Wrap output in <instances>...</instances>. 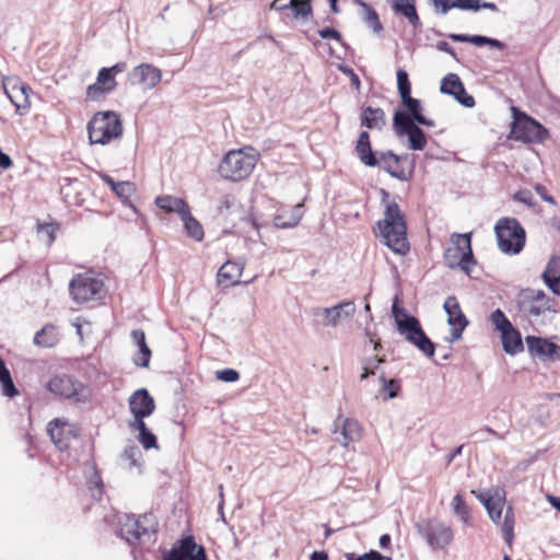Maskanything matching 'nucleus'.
<instances>
[{"label": "nucleus", "mask_w": 560, "mask_h": 560, "mask_svg": "<svg viewBox=\"0 0 560 560\" xmlns=\"http://www.w3.org/2000/svg\"><path fill=\"white\" fill-rule=\"evenodd\" d=\"M431 4L438 14H446L452 9L477 12L481 9H488L497 12L498 5L493 2H482L480 0H431Z\"/></svg>", "instance_id": "dca6fc26"}, {"label": "nucleus", "mask_w": 560, "mask_h": 560, "mask_svg": "<svg viewBox=\"0 0 560 560\" xmlns=\"http://www.w3.org/2000/svg\"><path fill=\"white\" fill-rule=\"evenodd\" d=\"M397 331L411 345L417 347L424 355L432 358L435 345L430 340L422 329L420 322L413 315L397 320Z\"/></svg>", "instance_id": "1a4fd4ad"}, {"label": "nucleus", "mask_w": 560, "mask_h": 560, "mask_svg": "<svg viewBox=\"0 0 560 560\" xmlns=\"http://www.w3.org/2000/svg\"><path fill=\"white\" fill-rule=\"evenodd\" d=\"M467 325H468V322H465V323L456 324L455 327H452V329H451L452 340L459 339L462 337L463 330L466 328Z\"/></svg>", "instance_id": "338daca9"}, {"label": "nucleus", "mask_w": 560, "mask_h": 560, "mask_svg": "<svg viewBox=\"0 0 560 560\" xmlns=\"http://www.w3.org/2000/svg\"><path fill=\"white\" fill-rule=\"evenodd\" d=\"M243 265L235 261H226L218 271V283L229 287L238 283L242 276Z\"/></svg>", "instance_id": "c85d7f7f"}, {"label": "nucleus", "mask_w": 560, "mask_h": 560, "mask_svg": "<svg viewBox=\"0 0 560 560\" xmlns=\"http://www.w3.org/2000/svg\"><path fill=\"white\" fill-rule=\"evenodd\" d=\"M393 125L397 136H408L410 149L421 151L425 148V133L417 124L408 119V115L405 112L397 110L394 114Z\"/></svg>", "instance_id": "ddd939ff"}, {"label": "nucleus", "mask_w": 560, "mask_h": 560, "mask_svg": "<svg viewBox=\"0 0 560 560\" xmlns=\"http://www.w3.org/2000/svg\"><path fill=\"white\" fill-rule=\"evenodd\" d=\"M415 2L416 0H394L392 9L395 13L404 15L415 28H419L421 21L417 13Z\"/></svg>", "instance_id": "c756f323"}, {"label": "nucleus", "mask_w": 560, "mask_h": 560, "mask_svg": "<svg viewBox=\"0 0 560 560\" xmlns=\"http://www.w3.org/2000/svg\"><path fill=\"white\" fill-rule=\"evenodd\" d=\"M361 126L381 130L385 126V113L381 108L368 106L361 113Z\"/></svg>", "instance_id": "473e14b6"}, {"label": "nucleus", "mask_w": 560, "mask_h": 560, "mask_svg": "<svg viewBox=\"0 0 560 560\" xmlns=\"http://www.w3.org/2000/svg\"><path fill=\"white\" fill-rule=\"evenodd\" d=\"M504 500L505 491L502 488H497V499H488L486 502V510L489 514V517L495 524L500 523Z\"/></svg>", "instance_id": "e433bc0d"}, {"label": "nucleus", "mask_w": 560, "mask_h": 560, "mask_svg": "<svg viewBox=\"0 0 560 560\" xmlns=\"http://www.w3.org/2000/svg\"><path fill=\"white\" fill-rule=\"evenodd\" d=\"M0 383L2 385V393L4 396L14 397L15 395H18V389L14 386L11 374L1 358H0Z\"/></svg>", "instance_id": "a18cd8bd"}, {"label": "nucleus", "mask_w": 560, "mask_h": 560, "mask_svg": "<svg viewBox=\"0 0 560 560\" xmlns=\"http://www.w3.org/2000/svg\"><path fill=\"white\" fill-rule=\"evenodd\" d=\"M102 180L107 184L115 195L125 203L133 206L130 202V197L135 194L136 187L131 182H115L114 178L107 174L100 175Z\"/></svg>", "instance_id": "cd10ccee"}, {"label": "nucleus", "mask_w": 560, "mask_h": 560, "mask_svg": "<svg viewBox=\"0 0 560 560\" xmlns=\"http://www.w3.org/2000/svg\"><path fill=\"white\" fill-rule=\"evenodd\" d=\"M435 47L438 50L444 51V52L451 55L455 60H458L456 52L454 51V49L450 46V44L447 42L440 40L436 43Z\"/></svg>", "instance_id": "69168bd1"}, {"label": "nucleus", "mask_w": 560, "mask_h": 560, "mask_svg": "<svg viewBox=\"0 0 560 560\" xmlns=\"http://www.w3.org/2000/svg\"><path fill=\"white\" fill-rule=\"evenodd\" d=\"M91 144H108L122 136V124L115 112H98L90 119L86 126Z\"/></svg>", "instance_id": "20e7f679"}, {"label": "nucleus", "mask_w": 560, "mask_h": 560, "mask_svg": "<svg viewBox=\"0 0 560 560\" xmlns=\"http://www.w3.org/2000/svg\"><path fill=\"white\" fill-rule=\"evenodd\" d=\"M525 342L533 355L556 360L560 353V346L541 337L527 336Z\"/></svg>", "instance_id": "4be33fe9"}, {"label": "nucleus", "mask_w": 560, "mask_h": 560, "mask_svg": "<svg viewBox=\"0 0 560 560\" xmlns=\"http://www.w3.org/2000/svg\"><path fill=\"white\" fill-rule=\"evenodd\" d=\"M47 389L55 395L70 399L75 398L77 401H83L81 393L84 389L82 383L69 375H56L47 383Z\"/></svg>", "instance_id": "4468645a"}, {"label": "nucleus", "mask_w": 560, "mask_h": 560, "mask_svg": "<svg viewBox=\"0 0 560 560\" xmlns=\"http://www.w3.org/2000/svg\"><path fill=\"white\" fill-rule=\"evenodd\" d=\"M347 560H392L390 557L383 556L381 552L376 550H370L363 555H355L353 552L346 553Z\"/></svg>", "instance_id": "603ef678"}, {"label": "nucleus", "mask_w": 560, "mask_h": 560, "mask_svg": "<svg viewBox=\"0 0 560 560\" xmlns=\"http://www.w3.org/2000/svg\"><path fill=\"white\" fill-rule=\"evenodd\" d=\"M141 455L140 450L136 445H129L127 446L122 454H121V460L128 462V467L131 468L133 466H137L138 457Z\"/></svg>", "instance_id": "864d4df0"}, {"label": "nucleus", "mask_w": 560, "mask_h": 560, "mask_svg": "<svg viewBox=\"0 0 560 560\" xmlns=\"http://www.w3.org/2000/svg\"><path fill=\"white\" fill-rule=\"evenodd\" d=\"M58 342V331L54 325H46L37 331L34 337V343L44 348H51Z\"/></svg>", "instance_id": "ea45409f"}, {"label": "nucleus", "mask_w": 560, "mask_h": 560, "mask_svg": "<svg viewBox=\"0 0 560 560\" xmlns=\"http://www.w3.org/2000/svg\"><path fill=\"white\" fill-rule=\"evenodd\" d=\"M382 201L386 202L384 219L377 222L382 242L394 253L405 255L409 250L405 215L396 202H388L389 194L382 189Z\"/></svg>", "instance_id": "f257e3e1"}, {"label": "nucleus", "mask_w": 560, "mask_h": 560, "mask_svg": "<svg viewBox=\"0 0 560 560\" xmlns=\"http://www.w3.org/2000/svg\"><path fill=\"white\" fill-rule=\"evenodd\" d=\"M155 205L160 209L168 213L175 212L179 214V217H182L184 212L189 209L187 202L184 199L168 195L158 197L155 199Z\"/></svg>", "instance_id": "72a5a7b5"}, {"label": "nucleus", "mask_w": 560, "mask_h": 560, "mask_svg": "<svg viewBox=\"0 0 560 560\" xmlns=\"http://www.w3.org/2000/svg\"><path fill=\"white\" fill-rule=\"evenodd\" d=\"M162 79L160 69L150 63H141L128 73V81L132 85H139L144 91L155 88Z\"/></svg>", "instance_id": "a211bd4d"}, {"label": "nucleus", "mask_w": 560, "mask_h": 560, "mask_svg": "<svg viewBox=\"0 0 560 560\" xmlns=\"http://www.w3.org/2000/svg\"><path fill=\"white\" fill-rule=\"evenodd\" d=\"M397 85L400 96L411 93V84L409 82L408 73L402 69L397 71Z\"/></svg>", "instance_id": "5fc2aeb1"}, {"label": "nucleus", "mask_w": 560, "mask_h": 560, "mask_svg": "<svg viewBox=\"0 0 560 560\" xmlns=\"http://www.w3.org/2000/svg\"><path fill=\"white\" fill-rule=\"evenodd\" d=\"M384 362L383 358L372 357L366 358L362 362L363 373L360 375V380L363 381L370 375H374L380 364Z\"/></svg>", "instance_id": "09e8293b"}, {"label": "nucleus", "mask_w": 560, "mask_h": 560, "mask_svg": "<svg viewBox=\"0 0 560 560\" xmlns=\"http://www.w3.org/2000/svg\"><path fill=\"white\" fill-rule=\"evenodd\" d=\"M541 279L553 294L560 296V256L555 255L549 259Z\"/></svg>", "instance_id": "b1692460"}, {"label": "nucleus", "mask_w": 560, "mask_h": 560, "mask_svg": "<svg viewBox=\"0 0 560 560\" xmlns=\"http://www.w3.org/2000/svg\"><path fill=\"white\" fill-rule=\"evenodd\" d=\"M378 164L376 166H381L386 173H388L392 177H395L399 180H408L409 177L406 175L404 170H399L398 165L402 160V156L395 154L393 151H386L380 153L377 158Z\"/></svg>", "instance_id": "393cba45"}, {"label": "nucleus", "mask_w": 560, "mask_h": 560, "mask_svg": "<svg viewBox=\"0 0 560 560\" xmlns=\"http://www.w3.org/2000/svg\"><path fill=\"white\" fill-rule=\"evenodd\" d=\"M535 191L546 202H549L551 205H556L555 198L548 194L547 188L544 185H541V184L535 185Z\"/></svg>", "instance_id": "0e129e2a"}, {"label": "nucleus", "mask_w": 560, "mask_h": 560, "mask_svg": "<svg viewBox=\"0 0 560 560\" xmlns=\"http://www.w3.org/2000/svg\"><path fill=\"white\" fill-rule=\"evenodd\" d=\"M12 166L11 158L0 149V167L3 170Z\"/></svg>", "instance_id": "774afa93"}, {"label": "nucleus", "mask_w": 560, "mask_h": 560, "mask_svg": "<svg viewBox=\"0 0 560 560\" xmlns=\"http://www.w3.org/2000/svg\"><path fill=\"white\" fill-rule=\"evenodd\" d=\"M187 235L195 241H201L203 238V228L202 225L191 215L190 210L188 209L180 217Z\"/></svg>", "instance_id": "a19ab883"}, {"label": "nucleus", "mask_w": 560, "mask_h": 560, "mask_svg": "<svg viewBox=\"0 0 560 560\" xmlns=\"http://www.w3.org/2000/svg\"><path fill=\"white\" fill-rule=\"evenodd\" d=\"M444 261L450 269L459 268L466 275L471 272L476 265L471 248V233H454L451 245L444 252Z\"/></svg>", "instance_id": "39448f33"}, {"label": "nucleus", "mask_w": 560, "mask_h": 560, "mask_svg": "<svg viewBox=\"0 0 560 560\" xmlns=\"http://www.w3.org/2000/svg\"><path fill=\"white\" fill-rule=\"evenodd\" d=\"M513 122L509 139L523 143H542L549 138V131L537 120L512 107Z\"/></svg>", "instance_id": "423d86ee"}, {"label": "nucleus", "mask_w": 560, "mask_h": 560, "mask_svg": "<svg viewBox=\"0 0 560 560\" xmlns=\"http://www.w3.org/2000/svg\"><path fill=\"white\" fill-rule=\"evenodd\" d=\"M452 508L454 514L458 516L465 525H468L470 521L469 508L459 493L453 498Z\"/></svg>", "instance_id": "de8ad7c7"}, {"label": "nucleus", "mask_w": 560, "mask_h": 560, "mask_svg": "<svg viewBox=\"0 0 560 560\" xmlns=\"http://www.w3.org/2000/svg\"><path fill=\"white\" fill-rule=\"evenodd\" d=\"M132 342L139 348V359H133V362L138 366L148 368L151 359V350L145 342V335L142 329H135L131 331Z\"/></svg>", "instance_id": "2f4dec72"}, {"label": "nucleus", "mask_w": 560, "mask_h": 560, "mask_svg": "<svg viewBox=\"0 0 560 560\" xmlns=\"http://www.w3.org/2000/svg\"><path fill=\"white\" fill-rule=\"evenodd\" d=\"M440 91L443 94L452 95L459 104L467 108L475 106L474 96L467 94L463 82L455 73H448L442 79Z\"/></svg>", "instance_id": "412c9836"}, {"label": "nucleus", "mask_w": 560, "mask_h": 560, "mask_svg": "<svg viewBox=\"0 0 560 560\" xmlns=\"http://www.w3.org/2000/svg\"><path fill=\"white\" fill-rule=\"evenodd\" d=\"M130 428L133 431H138V441L145 450L158 448L156 436L148 429L144 421L131 422Z\"/></svg>", "instance_id": "c9c22d12"}, {"label": "nucleus", "mask_w": 560, "mask_h": 560, "mask_svg": "<svg viewBox=\"0 0 560 560\" xmlns=\"http://www.w3.org/2000/svg\"><path fill=\"white\" fill-rule=\"evenodd\" d=\"M355 304L352 301H343L335 306L330 307L335 326L341 320L351 318L355 313Z\"/></svg>", "instance_id": "37998d69"}, {"label": "nucleus", "mask_w": 560, "mask_h": 560, "mask_svg": "<svg viewBox=\"0 0 560 560\" xmlns=\"http://www.w3.org/2000/svg\"><path fill=\"white\" fill-rule=\"evenodd\" d=\"M380 380L383 383V390L387 393L385 399H393L399 395L400 384L397 380H386L384 373L381 374Z\"/></svg>", "instance_id": "8fccbe9b"}, {"label": "nucleus", "mask_w": 560, "mask_h": 560, "mask_svg": "<svg viewBox=\"0 0 560 560\" xmlns=\"http://www.w3.org/2000/svg\"><path fill=\"white\" fill-rule=\"evenodd\" d=\"M334 424L335 440L343 447H347L351 442L359 441L362 436L360 423L352 418H345L340 415Z\"/></svg>", "instance_id": "aec40b11"}, {"label": "nucleus", "mask_w": 560, "mask_h": 560, "mask_svg": "<svg viewBox=\"0 0 560 560\" xmlns=\"http://www.w3.org/2000/svg\"><path fill=\"white\" fill-rule=\"evenodd\" d=\"M217 212L221 218L232 223L237 219H242L244 213L240 200L233 194H225L219 199Z\"/></svg>", "instance_id": "5701e85b"}, {"label": "nucleus", "mask_w": 560, "mask_h": 560, "mask_svg": "<svg viewBox=\"0 0 560 560\" xmlns=\"http://www.w3.org/2000/svg\"><path fill=\"white\" fill-rule=\"evenodd\" d=\"M315 325L323 327H335V320L330 307H315L312 310Z\"/></svg>", "instance_id": "49530a36"}, {"label": "nucleus", "mask_w": 560, "mask_h": 560, "mask_svg": "<svg viewBox=\"0 0 560 560\" xmlns=\"http://www.w3.org/2000/svg\"><path fill=\"white\" fill-rule=\"evenodd\" d=\"M398 303L399 299L396 296L392 305V314L395 319V324H397V320H402L405 317L410 316V314H408L404 307H400Z\"/></svg>", "instance_id": "e2e57ef3"}, {"label": "nucleus", "mask_w": 560, "mask_h": 560, "mask_svg": "<svg viewBox=\"0 0 560 560\" xmlns=\"http://www.w3.org/2000/svg\"><path fill=\"white\" fill-rule=\"evenodd\" d=\"M354 3L360 5L363 9V20L374 32L378 33L383 30V26L380 22L377 12L363 0H354Z\"/></svg>", "instance_id": "c03bdc74"}, {"label": "nucleus", "mask_w": 560, "mask_h": 560, "mask_svg": "<svg viewBox=\"0 0 560 560\" xmlns=\"http://www.w3.org/2000/svg\"><path fill=\"white\" fill-rule=\"evenodd\" d=\"M443 307L447 314V323L450 326L455 327L456 324L468 322L455 296H448L445 300Z\"/></svg>", "instance_id": "f704fd0d"}, {"label": "nucleus", "mask_w": 560, "mask_h": 560, "mask_svg": "<svg viewBox=\"0 0 560 560\" xmlns=\"http://www.w3.org/2000/svg\"><path fill=\"white\" fill-rule=\"evenodd\" d=\"M55 226L50 223L38 224L37 234L46 242L47 245L52 244L55 241Z\"/></svg>", "instance_id": "6e6d98bb"}, {"label": "nucleus", "mask_w": 560, "mask_h": 560, "mask_svg": "<svg viewBox=\"0 0 560 560\" xmlns=\"http://www.w3.org/2000/svg\"><path fill=\"white\" fill-rule=\"evenodd\" d=\"M517 311L532 324H545L548 315L555 314L556 300L542 290L522 289L515 298Z\"/></svg>", "instance_id": "f03ea898"}, {"label": "nucleus", "mask_w": 560, "mask_h": 560, "mask_svg": "<svg viewBox=\"0 0 560 560\" xmlns=\"http://www.w3.org/2000/svg\"><path fill=\"white\" fill-rule=\"evenodd\" d=\"M416 527L419 535L433 549H444L454 538L452 528L435 518L423 520L417 523Z\"/></svg>", "instance_id": "9d476101"}, {"label": "nucleus", "mask_w": 560, "mask_h": 560, "mask_svg": "<svg viewBox=\"0 0 560 560\" xmlns=\"http://www.w3.org/2000/svg\"><path fill=\"white\" fill-rule=\"evenodd\" d=\"M158 530V523L153 514H144L139 518L126 516L120 526V536L129 544H135L145 537L151 538Z\"/></svg>", "instance_id": "9b49d317"}, {"label": "nucleus", "mask_w": 560, "mask_h": 560, "mask_svg": "<svg viewBox=\"0 0 560 560\" xmlns=\"http://www.w3.org/2000/svg\"><path fill=\"white\" fill-rule=\"evenodd\" d=\"M448 37L454 42L470 43L478 47L488 45L491 48H497L500 50L504 48V44L499 39L487 37L483 35L450 34Z\"/></svg>", "instance_id": "7c9ffc66"}, {"label": "nucleus", "mask_w": 560, "mask_h": 560, "mask_svg": "<svg viewBox=\"0 0 560 560\" xmlns=\"http://www.w3.org/2000/svg\"><path fill=\"white\" fill-rule=\"evenodd\" d=\"M404 106L407 108L405 112L408 115V119L415 124L423 125L427 127H434V121L425 118L422 114L421 102L418 98H413L410 94L400 96Z\"/></svg>", "instance_id": "a878e982"}, {"label": "nucleus", "mask_w": 560, "mask_h": 560, "mask_svg": "<svg viewBox=\"0 0 560 560\" xmlns=\"http://www.w3.org/2000/svg\"><path fill=\"white\" fill-rule=\"evenodd\" d=\"M165 560H208V558L205 548L196 544L192 536H188L173 547Z\"/></svg>", "instance_id": "6ab92c4d"}, {"label": "nucleus", "mask_w": 560, "mask_h": 560, "mask_svg": "<svg viewBox=\"0 0 560 560\" xmlns=\"http://www.w3.org/2000/svg\"><path fill=\"white\" fill-rule=\"evenodd\" d=\"M513 198H514V200L522 202L528 207L535 206L534 197L529 190H526V189L518 190L514 194Z\"/></svg>", "instance_id": "052dcab7"}, {"label": "nucleus", "mask_w": 560, "mask_h": 560, "mask_svg": "<svg viewBox=\"0 0 560 560\" xmlns=\"http://www.w3.org/2000/svg\"><path fill=\"white\" fill-rule=\"evenodd\" d=\"M318 35L323 39H334L338 43H342V36H341L340 32H338L337 30L331 28V27H324V28L319 30Z\"/></svg>", "instance_id": "680f3d73"}, {"label": "nucleus", "mask_w": 560, "mask_h": 560, "mask_svg": "<svg viewBox=\"0 0 560 560\" xmlns=\"http://www.w3.org/2000/svg\"><path fill=\"white\" fill-rule=\"evenodd\" d=\"M258 159V151L252 147L231 150L222 159L218 172L224 179L240 182L252 174Z\"/></svg>", "instance_id": "7ed1b4c3"}, {"label": "nucleus", "mask_w": 560, "mask_h": 560, "mask_svg": "<svg viewBox=\"0 0 560 560\" xmlns=\"http://www.w3.org/2000/svg\"><path fill=\"white\" fill-rule=\"evenodd\" d=\"M500 250L508 255H516L525 246L526 233L515 218H501L494 226Z\"/></svg>", "instance_id": "0eeeda50"}, {"label": "nucleus", "mask_w": 560, "mask_h": 560, "mask_svg": "<svg viewBox=\"0 0 560 560\" xmlns=\"http://www.w3.org/2000/svg\"><path fill=\"white\" fill-rule=\"evenodd\" d=\"M288 5L296 20L307 22L313 18V8L310 0H289Z\"/></svg>", "instance_id": "58836bf2"}, {"label": "nucleus", "mask_w": 560, "mask_h": 560, "mask_svg": "<svg viewBox=\"0 0 560 560\" xmlns=\"http://www.w3.org/2000/svg\"><path fill=\"white\" fill-rule=\"evenodd\" d=\"M491 320L501 334L502 347L508 354L515 355L524 350L521 332L500 308L491 314Z\"/></svg>", "instance_id": "f8f14e48"}, {"label": "nucleus", "mask_w": 560, "mask_h": 560, "mask_svg": "<svg viewBox=\"0 0 560 560\" xmlns=\"http://www.w3.org/2000/svg\"><path fill=\"white\" fill-rule=\"evenodd\" d=\"M96 82L102 86L113 85V90L116 88L117 84L114 78V73H110L109 70H107V68H102L98 71Z\"/></svg>", "instance_id": "13d9d810"}, {"label": "nucleus", "mask_w": 560, "mask_h": 560, "mask_svg": "<svg viewBox=\"0 0 560 560\" xmlns=\"http://www.w3.org/2000/svg\"><path fill=\"white\" fill-rule=\"evenodd\" d=\"M113 91V85L102 86L97 82L91 84L86 88V95L91 100H97L101 95L110 93Z\"/></svg>", "instance_id": "4d7b16f0"}, {"label": "nucleus", "mask_w": 560, "mask_h": 560, "mask_svg": "<svg viewBox=\"0 0 560 560\" xmlns=\"http://www.w3.org/2000/svg\"><path fill=\"white\" fill-rule=\"evenodd\" d=\"M302 219V206L296 205L292 210L289 219L283 213H278L273 218L275 226L279 229H290L299 224Z\"/></svg>", "instance_id": "79ce46f5"}, {"label": "nucleus", "mask_w": 560, "mask_h": 560, "mask_svg": "<svg viewBox=\"0 0 560 560\" xmlns=\"http://www.w3.org/2000/svg\"><path fill=\"white\" fill-rule=\"evenodd\" d=\"M355 151L360 161L370 167H375L378 164L376 152L372 150L370 142V135L368 131H362L359 135Z\"/></svg>", "instance_id": "bb28decb"}, {"label": "nucleus", "mask_w": 560, "mask_h": 560, "mask_svg": "<svg viewBox=\"0 0 560 560\" xmlns=\"http://www.w3.org/2000/svg\"><path fill=\"white\" fill-rule=\"evenodd\" d=\"M513 527H514V518L512 508H509L504 515V521L502 524V533L504 535V539L508 544L512 542L513 539Z\"/></svg>", "instance_id": "3c124183"}, {"label": "nucleus", "mask_w": 560, "mask_h": 560, "mask_svg": "<svg viewBox=\"0 0 560 560\" xmlns=\"http://www.w3.org/2000/svg\"><path fill=\"white\" fill-rule=\"evenodd\" d=\"M3 89L11 103L15 106L16 114L25 115L31 108L28 100L31 88L16 79H10L4 81Z\"/></svg>", "instance_id": "2eb2a0df"}, {"label": "nucleus", "mask_w": 560, "mask_h": 560, "mask_svg": "<svg viewBox=\"0 0 560 560\" xmlns=\"http://www.w3.org/2000/svg\"><path fill=\"white\" fill-rule=\"evenodd\" d=\"M66 422L59 419L51 420L47 425V433L49 434L52 443L60 450L68 447V443L63 438Z\"/></svg>", "instance_id": "4c0bfd02"}, {"label": "nucleus", "mask_w": 560, "mask_h": 560, "mask_svg": "<svg viewBox=\"0 0 560 560\" xmlns=\"http://www.w3.org/2000/svg\"><path fill=\"white\" fill-rule=\"evenodd\" d=\"M128 405L133 416L132 422L144 421V418L151 416L155 410V401L145 388L133 392L128 399Z\"/></svg>", "instance_id": "f3484780"}, {"label": "nucleus", "mask_w": 560, "mask_h": 560, "mask_svg": "<svg viewBox=\"0 0 560 560\" xmlns=\"http://www.w3.org/2000/svg\"><path fill=\"white\" fill-rule=\"evenodd\" d=\"M215 376L219 381L233 383L238 381L240 373L234 369H223L215 372Z\"/></svg>", "instance_id": "bf43d9fd"}, {"label": "nucleus", "mask_w": 560, "mask_h": 560, "mask_svg": "<svg viewBox=\"0 0 560 560\" xmlns=\"http://www.w3.org/2000/svg\"><path fill=\"white\" fill-rule=\"evenodd\" d=\"M69 291L78 304L98 301L106 293L103 281L90 275L75 276L69 283Z\"/></svg>", "instance_id": "6e6552de"}]
</instances>
